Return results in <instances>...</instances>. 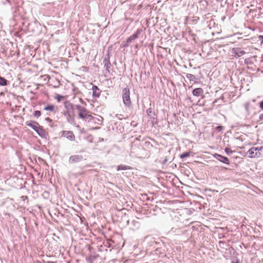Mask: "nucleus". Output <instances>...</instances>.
I'll use <instances>...</instances> for the list:
<instances>
[{
    "label": "nucleus",
    "mask_w": 263,
    "mask_h": 263,
    "mask_svg": "<svg viewBox=\"0 0 263 263\" xmlns=\"http://www.w3.org/2000/svg\"><path fill=\"white\" fill-rule=\"evenodd\" d=\"M25 124L34 130L41 138L47 139L48 134L43 127L40 125L37 122L34 120H30L26 121Z\"/></svg>",
    "instance_id": "f257e3e1"
},
{
    "label": "nucleus",
    "mask_w": 263,
    "mask_h": 263,
    "mask_svg": "<svg viewBox=\"0 0 263 263\" xmlns=\"http://www.w3.org/2000/svg\"><path fill=\"white\" fill-rule=\"evenodd\" d=\"M76 109L78 111L79 118L85 121L95 122V118L90 114V112L85 107L78 104L76 105Z\"/></svg>",
    "instance_id": "f03ea898"
},
{
    "label": "nucleus",
    "mask_w": 263,
    "mask_h": 263,
    "mask_svg": "<svg viewBox=\"0 0 263 263\" xmlns=\"http://www.w3.org/2000/svg\"><path fill=\"white\" fill-rule=\"evenodd\" d=\"M42 26L36 20L28 23L27 26V31L35 35L40 34L42 31Z\"/></svg>",
    "instance_id": "7ed1b4c3"
},
{
    "label": "nucleus",
    "mask_w": 263,
    "mask_h": 263,
    "mask_svg": "<svg viewBox=\"0 0 263 263\" xmlns=\"http://www.w3.org/2000/svg\"><path fill=\"white\" fill-rule=\"evenodd\" d=\"M122 98L124 105L126 107L132 106V101L130 97V90L128 87H125L122 91Z\"/></svg>",
    "instance_id": "20e7f679"
},
{
    "label": "nucleus",
    "mask_w": 263,
    "mask_h": 263,
    "mask_svg": "<svg viewBox=\"0 0 263 263\" xmlns=\"http://www.w3.org/2000/svg\"><path fill=\"white\" fill-rule=\"evenodd\" d=\"M213 157L215 159L217 160L218 161H220V162L223 164L227 165L230 164V161L229 159L226 156H222L217 153H215L213 155Z\"/></svg>",
    "instance_id": "39448f33"
},
{
    "label": "nucleus",
    "mask_w": 263,
    "mask_h": 263,
    "mask_svg": "<svg viewBox=\"0 0 263 263\" xmlns=\"http://www.w3.org/2000/svg\"><path fill=\"white\" fill-rule=\"evenodd\" d=\"M110 55L109 53V51L107 50V53L105 55L104 58L103 59V63L104 65V67L105 68L106 71L108 73L110 72L109 69L110 68L111 63L110 62Z\"/></svg>",
    "instance_id": "423d86ee"
},
{
    "label": "nucleus",
    "mask_w": 263,
    "mask_h": 263,
    "mask_svg": "<svg viewBox=\"0 0 263 263\" xmlns=\"http://www.w3.org/2000/svg\"><path fill=\"white\" fill-rule=\"evenodd\" d=\"M60 133L61 137H65L71 141H73L75 140V136L72 131L62 130Z\"/></svg>",
    "instance_id": "0eeeda50"
},
{
    "label": "nucleus",
    "mask_w": 263,
    "mask_h": 263,
    "mask_svg": "<svg viewBox=\"0 0 263 263\" xmlns=\"http://www.w3.org/2000/svg\"><path fill=\"white\" fill-rule=\"evenodd\" d=\"M248 14H252L253 17H257V18L262 16L263 14V8L260 7L258 8L250 9Z\"/></svg>",
    "instance_id": "6e6552de"
},
{
    "label": "nucleus",
    "mask_w": 263,
    "mask_h": 263,
    "mask_svg": "<svg viewBox=\"0 0 263 263\" xmlns=\"http://www.w3.org/2000/svg\"><path fill=\"white\" fill-rule=\"evenodd\" d=\"M90 85L92 86L91 88L90 89L92 91V97L93 99L99 98L100 96L102 91L98 87V86L92 84V83H90Z\"/></svg>",
    "instance_id": "1a4fd4ad"
},
{
    "label": "nucleus",
    "mask_w": 263,
    "mask_h": 263,
    "mask_svg": "<svg viewBox=\"0 0 263 263\" xmlns=\"http://www.w3.org/2000/svg\"><path fill=\"white\" fill-rule=\"evenodd\" d=\"M232 53L235 57L238 58L244 55L246 53V52L241 48L237 47L232 48Z\"/></svg>",
    "instance_id": "9d476101"
},
{
    "label": "nucleus",
    "mask_w": 263,
    "mask_h": 263,
    "mask_svg": "<svg viewBox=\"0 0 263 263\" xmlns=\"http://www.w3.org/2000/svg\"><path fill=\"white\" fill-rule=\"evenodd\" d=\"M187 232V230L182 228H173L170 230V233L174 234L176 235H185Z\"/></svg>",
    "instance_id": "9b49d317"
},
{
    "label": "nucleus",
    "mask_w": 263,
    "mask_h": 263,
    "mask_svg": "<svg viewBox=\"0 0 263 263\" xmlns=\"http://www.w3.org/2000/svg\"><path fill=\"white\" fill-rule=\"evenodd\" d=\"M83 160V157L82 155H76L70 156L69 162L70 163H78Z\"/></svg>",
    "instance_id": "f8f14e48"
},
{
    "label": "nucleus",
    "mask_w": 263,
    "mask_h": 263,
    "mask_svg": "<svg viewBox=\"0 0 263 263\" xmlns=\"http://www.w3.org/2000/svg\"><path fill=\"white\" fill-rule=\"evenodd\" d=\"M144 242L146 243L149 245L150 246H155V245H157L159 243L157 241H156L154 238H153L150 235H147L145 237L144 239Z\"/></svg>",
    "instance_id": "ddd939ff"
},
{
    "label": "nucleus",
    "mask_w": 263,
    "mask_h": 263,
    "mask_svg": "<svg viewBox=\"0 0 263 263\" xmlns=\"http://www.w3.org/2000/svg\"><path fill=\"white\" fill-rule=\"evenodd\" d=\"M151 106H152V103H150V107L146 109V112L147 117L149 119H151L152 120H155V119H157V115L153 111V109Z\"/></svg>",
    "instance_id": "4468645a"
},
{
    "label": "nucleus",
    "mask_w": 263,
    "mask_h": 263,
    "mask_svg": "<svg viewBox=\"0 0 263 263\" xmlns=\"http://www.w3.org/2000/svg\"><path fill=\"white\" fill-rule=\"evenodd\" d=\"M99 257V254L96 253L91 254L90 255L86 257V260L87 263H93L94 260Z\"/></svg>",
    "instance_id": "2eb2a0df"
},
{
    "label": "nucleus",
    "mask_w": 263,
    "mask_h": 263,
    "mask_svg": "<svg viewBox=\"0 0 263 263\" xmlns=\"http://www.w3.org/2000/svg\"><path fill=\"white\" fill-rule=\"evenodd\" d=\"M256 148L253 146L250 148L247 152V154H248V157L250 158H257V153L255 151Z\"/></svg>",
    "instance_id": "dca6fc26"
},
{
    "label": "nucleus",
    "mask_w": 263,
    "mask_h": 263,
    "mask_svg": "<svg viewBox=\"0 0 263 263\" xmlns=\"http://www.w3.org/2000/svg\"><path fill=\"white\" fill-rule=\"evenodd\" d=\"M183 74L190 80V82L194 81L195 83H198L199 79L194 74L184 72Z\"/></svg>",
    "instance_id": "f3484780"
},
{
    "label": "nucleus",
    "mask_w": 263,
    "mask_h": 263,
    "mask_svg": "<svg viewBox=\"0 0 263 263\" xmlns=\"http://www.w3.org/2000/svg\"><path fill=\"white\" fill-rule=\"evenodd\" d=\"M203 93V90L201 88H196L193 89L192 94L194 96L199 97Z\"/></svg>",
    "instance_id": "a211bd4d"
},
{
    "label": "nucleus",
    "mask_w": 263,
    "mask_h": 263,
    "mask_svg": "<svg viewBox=\"0 0 263 263\" xmlns=\"http://www.w3.org/2000/svg\"><path fill=\"white\" fill-rule=\"evenodd\" d=\"M134 40L129 36L126 39V40L123 42V43L121 44V47L125 48L128 47L129 46L130 43L134 41Z\"/></svg>",
    "instance_id": "6ab92c4d"
},
{
    "label": "nucleus",
    "mask_w": 263,
    "mask_h": 263,
    "mask_svg": "<svg viewBox=\"0 0 263 263\" xmlns=\"http://www.w3.org/2000/svg\"><path fill=\"white\" fill-rule=\"evenodd\" d=\"M116 128L117 130L122 132L124 129V127L122 126L121 122H115L112 124V128Z\"/></svg>",
    "instance_id": "aec40b11"
},
{
    "label": "nucleus",
    "mask_w": 263,
    "mask_h": 263,
    "mask_svg": "<svg viewBox=\"0 0 263 263\" xmlns=\"http://www.w3.org/2000/svg\"><path fill=\"white\" fill-rule=\"evenodd\" d=\"M143 31L142 28H138L132 35L131 37L135 40L139 37V35Z\"/></svg>",
    "instance_id": "412c9836"
},
{
    "label": "nucleus",
    "mask_w": 263,
    "mask_h": 263,
    "mask_svg": "<svg viewBox=\"0 0 263 263\" xmlns=\"http://www.w3.org/2000/svg\"><path fill=\"white\" fill-rule=\"evenodd\" d=\"M68 107L69 110H70V116L72 115L73 116H75L74 110L76 109V105H74L73 104L67 101Z\"/></svg>",
    "instance_id": "4be33fe9"
},
{
    "label": "nucleus",
    "mask_w": 263,
    "mask_h": 263,
    "mask_svg": "<svg viewBox=\"0 0 263 263\" xmlns=\"http://www.w3.org/2000/svg\"><path fill=\"white\" fill-rule=\"evenodd\" d=\"M256 152L257 153V158H261L263 157V146L255 147Z\"/></svg>",
    "instance_id": "5701e85b"
},
{
    "label": "nucleus",
    "mask_w": 263,
    "mask_h": 263,
    "mask_svg": "<svg viewBox=\"0 0 263 263\" xmlns=\"http://www.w3.org/2000/svg\"><path fill=\"white\" fill-rule=\"evenodd\" d=\"M132 169V167L130 166L120 164L117 166V170L119 171L121 170H128Z\"/></svg>",
    "instance_id": "b1692460"
},
{
    "label": "nucleus",
    "mask_w": 263,
    "mask_h": 263,
    "mask_svg": "<svg viewBox=\"0 0 263 263\" xmlns=\"http://www.w3.org/2000/svg\"><path fill=\"white\" fill-rule=\"evenodd\" d=\"M9 81L7 80L5 78L0 76V86H5L8 85Z\"/></svg>",
    "instance_id": "393cba45"
},
{
    "label": "nucleus",
    "mask_w": 263,
    "mask_h": 263,
    "mask_svg": "<svg viewBox=\"0 0 263 263\" xmlns=\"http://www.w3.org/2000/svg\"><path fill=\"white\" fill-rule=\"evenodd\" d=\"M55 106L52 104H48L47 105L44 107V109L46 111H49L51 112H55L54 111Z\"/></svg>",
    "instance_id": "a878e982"
},
{
    "label": "nucleus",
    "mask_w": 263,
    "mask_h": 263,
    "mask_svg": "<svg viewBox=\"0 0 263 263\" xmlns=\"http://www.w3.org/2000/svg\"><path fill=\"white\" fill-rule=\"evenodd\" d=\"M130 223L133 229H138L140 226V222L136 220H132Z\"/></svg>",
    "instance_id": "bb28decb"
},
{
    "label": "nucleus",
    "mask_w": 263,
    "mask_h": 263,
    "mask_svg": "<svg viewBox=\"0 0 263 263\" xmlns=\"http://www.w3.org/2000/svg\"><path fill=\"white\" fill-rule=\"evenodd\" d=\"M64 107H65V109H66V110L63 112L64 116H68L70 115V114H71L70 110H69V108L68 107L67 101H66L64 103Z\"/></svg>",
    "instance_id": "cd10ccee"
},
{
    "label": "nucleus",
    "mask_w": 263,
    "mask_h": 263,
    "mask_svg": "<svg viewBox=\"0 0 263 263\" xmlns=\"http://www.w3.org/2000/svg\"><path fill=\"white\" fill-rule=\"evenodd\" d=\"M74 117L75 116H73L72 115H71V116L69 115V116H67V122L74 126L76 125Z\"/></svg>",
    "instance_id": "c85d7f7f"
},
{
    "label": "nucleus",
    "mask_w": 263,
    "mask_h": 263,
    "mask_svg": "<svg viewBox=\"0 0 263 263\" xmlns=\"http://www.w3.org/2000/svg\"><path fill=\"white\" fill-rule=\"evenodd\" d=\"M190 155H191V152L187 151V152H183L182 154H181L180 155L179 157L181 159H183L184 158L189 157L190 156Z\"/></svg>",
    "instance_id": "c756f323"
},
{
    "label": "nucleus",
    "mask_w": 263,
    "mask_h": 263,
    "mask_svg": "<svg viewBox=\"0 0 263 263\" xmlns=\"http://www.w3.org/2000/svg\"><path fill=\"white\" fill-rule=\"evenodd\" d=\"M227 147L224 148V152L228 155H230L232 153H234L235 151H232L229 147L230 145L229 144H227Z\"/></svg>",
    "instance_id": "7c9ffc66"
},
{
    "label": "nucleus",
    "mask_w": 263,
    "mask_h": 263,
    "mask_svg": "<svg viewBox=\"0 0 263 263\" xmlns=\"http://www.w3.org/2000/svg\"><path fill=\"white\" fill-rule=\"evenodd\" d=\"M54 99L58 102H60L61 101L63 100L64 99V96L60 95V94H57L54 97Z\"/></svg>",
    "instance_id": "2f4dec72"
},
{
    "label": "nucleus",
    "mask_w": 263,
    "mask_h": 263,
    "mask_svg": "<svg viewBox=\"0 0 263 263\" xmlns=\"http://www.w3.org/2000/svg\"><path fill=\"white\" fill-rule=\"evenodd\" d=\"M144 146L147 148H151L153 147V144L149 141H145L144 143Z\"/></svg>",
    "instance_id": "473e14b6"
},
{
    "label": "nucleus",
    "mask_w": 263,
    "mask_h": 263,
    "mask_svg": "<svg viewBox=\"0 0 263 263\" xmlns=\"http://www.w3.org/2000/svg\"><path fill=\"white\" fill-rule=\"evenodd\" d=\"M33 115L36 118H38L41 115V112L40 110H36L34 111Z\"/></svg>",
    "instance_id": "72a5a7b5"
},
{
    "label": "nucleus",
    "mask_w": 263,
    "mask_h": 263,
    "mask_svg": "<svg viewBox=\"0 0 263 263\" xmlns=\"http://www.w3.org/2000/svg\"><path fill=\"white\" fill-rule=\"evenodd\" d=\"M245 64L246 65H252L253 64V62H252V60L250 58H247L245 60Z\"/></svg>",
    "instance_id": "f704fd0d"
},
{
    "label": "nucleus",
    "mask_w": 263,
    "mask_h": 263,
    "mask_svg": "<svg viewBox=\"0 0 263 263\" xmlns=\"http://www.w3.org/2000/svg\"><path fill=\"white\" fill-rule=\"evenodd\" d=\"M215 129L218 132H222L223 129V127L221 125H218L215 128Z\"/></svg>",
    "instance_id": "c9c22d12"
},
{
    "label": "nucleus",
    "mask_w": 263,
    "mask_h": 263,
    "mask_svg": "<svg viewBox=\"0 0 263 263\" xmlns=\"http://www.w3.org/2000/svg\"><path fill=\"white\" fill-rule=\"evenodd\" d=\"M231 263H240V261L238 258L234 257L231 259Z\"/></svg>",
    "instance_id": "e433bc0d"
},
{
    "label": "nucleus",
    "mask_w": 263,
    "mask_h": 263,
    "mask_svg": "<svg viewBox=\"0 0 263 263\" xmlns=\"http://www.w3.org/2000/svg\"><path fill=\"white\" fill-rule=\"evenodd\" d=\"M2 3L4 5H10V2L9 0H4L2 2Z\"/></svg>",
    "instance_id": "4c0bfd02"
},
{
    "label": "nucleus",
    "mask_w": 263,
    "mask_h": 263,
    "mask_svg": "<svg viewBox=\"0 0 263 263\" xmlns=\"http://www.w3.org/2000/svg\"><path fill=\"white\" fill-rule=\"evenodd\" d=\"M258 38L260 41V44H263V35H258Z\"/></svg>",
    "instance_id": "58836bf2"
},
{
    "label": "nucleus",
    "mask_w": 263,
    "mask_h": 263,
    "mask_svg": "<svg viewBox=\"0 0 263 263\" xmlns=\"http://www.w3.org/2000/svg\"><path fill=\"white\" fill-rule=\"evenodd\" d=\"M259 107L262 110H263V100L259 102Z\"/></svg>",
    "instance_id": "ea45409f"
},
{
    "label": "nucleus",
    "mask_w": 263,
    "mask_h": 263,
    "mask_svg": "<svg viewBox=\"0 0 263 263\" xmlns=\"http://www.w3.org/2000/svg\"><path fill=\"white\" fill-rule=\"evenodd\" d=\"M45 121H46L47 122L50 123H52V120L49 117L46 118Z\"/></svg>",
    "instance_id": "a19ab883"
},
{
    "label": "nucleus",
    "mask_w": 263,
    "mask_h": 263,
    "mask_svg": "<svg viewBox=\"0 0 263 263\" xmlns=\"http://www.w3.org/2000/svg\"><path fill=\"white\" fill-rule=\"evenodd\" d=\"M168 161L167 157H166L162 162V164H165Z\"/></svg>",
    "instance_id": "79ce46f5"
},
{
    "label": "nucleus",
    "mask_w": 263,
    "mask_h": 263,
    "mask_svg": "<svg viewBox=\"0 0 263 263\" xmlns=\"http://www.w3.org/2000/svg\"><path fill=\"white\" fill-rule=\"evenodd\" d=\"M259 121L263 120V114H260V115L259 116Z\"/></svg>",
    "instance_id": "37998d69"
},
{
    "label": "nucleus",
    "mask_w": 263,
    "mask_h": 263,
    "mask_svg": "<svg viewBox=\"0 0 263 263\" xmlns=\"http://www.w3.org/2000/svg\"><path fill=\"white\" fill-rule=\"evenodd\" d=\"M22 198H28L27 196H23L21 197Z\"/></svg>",
    "instance_id": "c03bdc74"
},
{
    "label": "nucleus",
    "mask_w": 263,
    "mask_h": 263,
    "mask_svg": "<svg viewBox=\"0 0 263 263\" xmlns=\"http://www.w3.org/2000/svg\"><path fill=\"white\" fill-rule=\"evenodd\" d=\"M80 102H81V103H82V104H84V101H83L81 99H80Z\"/></svg>",
    "instance_id": "a18cd8bd"
},
{
    "label": "nucleus",
    "mask_w": 263,
    "mask_h": 263,
    "mask_svg": "<svg viewBox=\"0 0 263 263\" xmlns=\"http://www.w3.org/2000/svg\"><path fill=\"white\" fill-rule=\"evenodd\" d=\"M127 224H130V220H128L127 221Z\"/></svg>",
    "instance_id": "49530a36"
},
{
    "label": "nucleus",
    "mask_w": 263,
    "mask_h": 263,
    "mask_svg": "<svg viewBox=\"0 0 263 263\" xmlns=\"http://www.w3.org/2000/svg\"><path fill=\"white\" fill-rule=\"evenodd\" d=\"M217 139H221V137L220 136H218L217 137Z\"/></svg>",
    "instance_id": "de8ad7c7"
},
{
    "label": "nucleus",
    "mask_w": 263,
    "mask_h": 263,
    "mask_svg": "<svg viewBox=\"0 0 263 263\" xmlns=\"http://www.w3.org/2000/svg\"><path fill=\"white\" fill-rule=\"evenodd\" d=\"M247 68H248V69L253 70V69H252L251 67H247Z\"/></svg>",
    "instance_id": "09e8293b"
},
{
    "label": "nucleus",
    "mask_w": 263,
    "mask_h": 263,
    "mask_svg": "<svg viewBox=\"0 0 263 263\" xmlns=\"http://www.w3.org/2000/svg\"><path fill=\"white\" fill-rule=\"evenodd\" d=\"M47 263H53V262L51 261H48Z\"/></svg>",
    "instance_id": "8fccbe9b"
},
{
    "label": "nucleus",
    "mask_w": 263,
    "mask_h": 263,
    "mask_svg": "<svg viewBox=\"0 0 263 263\" xmlns=\"http://www.w3.org/2000/svg\"><path fill=\"white\" fill-rule=\"evenodd\" d=\"M246 110H248V107L247 105H246Z\"/></svg>",
    "instance_id": "3c124183"
},
{
    "label": "nucleus",
    "mask_w": 263,
    "mask_h": 263,
    "mask_svg": "<svg viewBox=\"0 0 263 263\" xmlns=\"http://www.w3.org/2000/svg\"><path fill=\"white\" fill-rule=\"evenodd\" d=\"M226 138H227V137H225V138H224V139H226ZM226 141V140H224L223 141V142H225Z\"/></svg>",
    "instance_id": "603ef678"
},
{
    "label": "nucleus",
    "mask_w": 263,
    "mask_h": 263,
    "mask_svg": "<svg viewBox=\"0 0 263 263\" xmlns=\"http://www.w3.org/2000/svg\"><path fill=\"white\" fill-rule=\"evenodd\" d=\"M49 126H50V127H52V126H53V125H52V124H50L49 125Z\"/></svg>",
    "instance_id": "864d4df0"
}]
</instances>
